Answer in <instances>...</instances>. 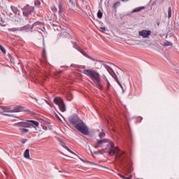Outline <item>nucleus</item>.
I'll return each instance as SVG.
<instances>
[{
    "label": "nucleus",
    "instance_id": "obj_1",
    "mask_svg": "<svg viewBox=\"0 0 179 179\" xmlns=\"http://www.w3.org/2000/svg\"><path fill=\"white\" fill-rule=\"evenodd\" d=\"M108 149V153L109 156H114L116 155L115 159L117 162H119L123 167L124 171L127 174H131L134 171V167L132 166V161L127 158L125 152L120 150L117 147L114 146V143L110 140L102 139L97 140L96 143L94 145L95 149L99 148H104Z\"/></svg>",
    "mask_w": 179,
    "mask_h": 179
},
{
    "label": "nucleus",
    "instance_id": "obj_2",
    "mask_svg": "<svg viewBox=\"0 0 179 179\" xmlns=\"http://www.w3.org/2000/svg\"><path fill=\"white\" fill-rule=\"evenodd\" d=\"M69 122L73 127H74V128H76V129L79 131V132H81V134H83V135H87L89 134V129H87V127L85 124L83 120L79 118L78 115H74L71 116L69 118Z\"/></svg>",
    "mask_w": 179,
    "mask_h": 179
},
{
    "label": "nucleus",
    "instance_id": "obj_3",
    "mask_svg": "<svg viewBox=\"0 0 179 179\" xmlns=\"http://www.w3.org/2000/svg\"><path fill=\"white\" fill-rule=\"evenodd\" d=\"M83 73L86 75V76H88V78L95 83L99 90H103L104 87H103V84H101V75H100L97 71L85 69L83 70Z\"/></svg>",
    "mask_w": 179,
    "mask_h": 179
},
{
    "label": "nucleus",
    "instance_id": "obj_4",
    "mask_svg": "<svg viewBox=\"0 0 179 179\" xmlns=\"http://www.w3.org/2000/svg\"><path fill=\"white\" fill-rule=\"evenodd\" d=\"M15 127H17L19 128V131H21L22 134H27L29 133V129L27 128H36V127H38L40 123L35 120H27L25 122H20L15 123Z\"/></svg>",
    "mask_w": 179,
    "mask_h": 179
},
{
    "label": "nucleus",
    "instance_id": "obj_5",
    "mask_svg": "<svg viewBox=\"0 0 179 179\" xmlns=\"http://www.w3.org/2000/svg\"><path fill=\"white\" fill-rule=\"evenodd\" d=\"M0 108L3 113H20L23 111V108L22 106H1Z\"/></svg>",
    "mask_w": 179,
    "mask_h": 179
},
{
    "label": "nucleus",
    "instance_id": "obj_6",
    "mask_svg": "<svg viewBox=\"0 0 179 179\" xmlns=\"http://www.w3.org/2000/svg\"><path fill=\"white\" fill-rule=\"evenodd\" d=\"M53 103H55V104H57V106H58L60 111H62V113H65V111H66L65 103L64 102V100L62 99L59 97H56L54 99Z\"/></svg>",
    "mask_w": 179,
    "mask_h": 179
},
{
    "label": "nucleus",
    "instance_id": "obj_7",
    "mask_svg": "<svg viewBox=\"0 0 179 179\" xmlns=\"http://www.w3.org/2000/svg\"><path fill=\"white\" fill-rule=\"evenodd\" d=\"M71 43L73 44V48L77 50V51H79V52H80L83 55H84V57H86L87 58H89L90 59H92V61H94V59H93V58L90 57V56H88L87 53H86V52H85V50H83V48H82L80 46H79V45H78V43H76L75 41H71Z\"/></svg>",
    "mask_w": 179,
    "mask_h": 179
},
{
    "label": "nucleus",
    "instance_id": "obj_8",
    "mask_svg": "<svg viewBox=\"0 0 179 179\" xmlns=\"http://www.w3.org/2000/svg\"><path fill=\"white\" fill-rule=\"evenodd\" d=\"M103 66H104V68H106V71H108V72L110 75L113 76V78H114V79L116 80L117 83H118V85L122 89V85H121V83H120V80H118V78H117V75H115V73H114V71L113 70V69H111V67H110V66H108L106 64H103Z\"/></svg>",
    "mask_w": 179,
    "mask_h": 179
},
{
    "label": "nucleus",
    "instance_id": "obj_9",
    "mask_svg": "<svg viewBox=\"0 0 179 179\" xmlns=\"http://www.w3.org/2000/svg\"><path fill=\"white\" fill-rule=\"evenodd\" d=\"M34 10V7L27 5L22 9V13L24 16L27 17L29 15H31V12H33Z\"/></svg>",
    "mask_w": 179,
    "mask_h": 179
},
{
    "label": "nucleus",
    "instance_id": "obj_10",
    "mask_svg": "<svg viewBox=\"0 0 179 179\" xmlns=\"http://www.w3.org/2000/svg\"><path fill=\"white\" fill-rule=\"evenodd\" d=\"M138 34H139V36H141V37H143V38H148V37H149V36H150V34H152V31L143 29L141 31H139Z\"/></svg>",
    "mask_w": 179,
    "mask_h": 179
},
{
    "label": "nucleus",
    "instance_id": "obj_11",
    "mask_svg": "<svg viewBox=\"0 0 179 179\" xmlns=\"http://www.w3.org/2000/svg\"><path fill=\"white\" fill-rule=\"evenodd\" d=\"M33 29H34L33 24H27L24 27H20V31H32Z\"/></svg>",
    "mask_w": 179,
    "mask_h": 179
},
{
    "label": "nucleus",
    "instance_id": "obj_12",
    "mask_svg": "<svg viewBox=\"0 0 179 179\" xmlns=\"http://www.w3.org/2000/svg\"><path fill=\"white\" fill-rule=\"evenodd\" d=\"M33 27H36V29H39L43 31V29H44V24L41 22L37 21L33 24Z\"/></svg>",
    "mask_w": 179,
    "mask_h": 179
},
{
    "label": "nucleus",
    "instance_id": "obj_13",
    "mask_svg": "<svg viewBox=\"0 0 179 179\" xmlns=\"http://www.w3.org/2000/svg\"><path fill=\"white\" fill-rule=\"evenodd\" d=\"M59 142H60V145H61V146H62V148L66 149V150H68V152H69L70 153H73V151L71 150V149H69V148H68L66 146V145L64 143V141H62L61 140H59Z\"/></svg>",
    "mask_w": 179,
    "mask_h": 179
},
{
    "label": "nucleus",
    "instance_id": "obj_14",
    "mask_svg": "<svg viewBox=\"0 0 179 179\" xmlns=\"http://www.w3.org/2000/svg\"><path fill=\"white\" fill-rule=\"evenodd\" d=\"M10 9L15 15H19L20 12H19V9L17 8V7L14 6H11Z\"/></svg>",
    "mask_w": 179,
    "mask_h": 179
},
{
    "label": "nucleus",
    "instance_id": "obj_15",
    "mask_svg": "<svg viewBox=\"0 0 179 179\" xmlns=\"http://www.w3.org/2000/svg\"><path fill=\"white\" fill-rule=\"evenodd\" d=\"M42 58H43V61H44L45 62H47V55H46V52H45V48H43Z\"/></svg>",
    "mask_w": 179,
    "mask_h": 179
},
{
    "label": "nucleus",
    "instance_id": "obj_16",
    "mask_svg": "<svg viewBox=\"0 0 179 179\" xmlns=\"http://www.w3.org/2000/svg\"><path fill=\"white\" fill-rule=\"evenodd\" d=\"M24 157H25V159H30V150H25L24 152Z\"/></svg>",
    "mask_w": 179,
    "mask_h": 179
},
{
    "label": "nucleus",
    "instance_id": "obj_17",
    "mask_svg": "<svg viewBox=\"0 0 179 179\" xmlns=\"http://www.w3.org/2000/svg\"><path fill=\"white\" fill-rule=\"evenodd\" d=\"M142 9H145V7L144 6L137 7L132 10L131 13H136V12H141Z\"/></svg>",
    "mask_w": 179,
    "mask_h": 179
},
{
    "label": "nucleus",
    "instance_id": "obj_18",
    "mask_svg": "<svg viewBox=\"0 0 179 179\" xmlns=\"http://www.w3.org/2000/svg\"><path fill=\"white\" fill-rule=\"evenodd\" d=\"M8 31H20V28H9Z\"/></svg>",
    "mask_w": 179,
    "mask_h": 179
},
{
    "label": "nucleus",
    "instance_id": "obj_19",
    "mask_svg": "<svg viewBox=\"0 0 179 179\" xmlns=\"http://www.w3.org/2000/svg\"><path fill=\"white\" fill-rule=\"evenodd\" d=\"M106 82L107 83L106 90H110V87H111V84H110V81H108V79L106 80Z\"/></svg>",
    "mask_w": 179,
    "mask_h": 179
},
{
    "label": "nucleus",
    "instance_id": "obj_20",
    "mask_svg": "<svg viewBox=\"0 0 179 179\" xmlns=\"http://www.w3.org/2000/svg\"><path fill=\"white\" fill-rule=\"evenodd\" d=\"M168 17L169 19L171 17V7H169L168 8Z\"/></svg>",
    "mask_w": 179,
    "mask_h": 179
},
{
    "label": "nucleus",
    "instance_id": "obj_21",
    "mask_svg": "<svg viewBox=\"0 0 179 179\" xmlns=\"http://www.w3.org/2000/svg\"><path fill=\"white\" fill-rule=\"evenodd\" d=\"M97 17L99 19H101V17H103V13H101V11L99 10L97 13Z\"/></svg>",
    "mask_w": 179,
    "mask_h": 179
},
{
    "label": "nucleus",
    "instance_id": "obj_22",
    "mask_svg": "<svg viewBox=\"0 0 179 179\" xmlns=\"http://www.w3.org/2000/svg\"><path fill=\"white\" fill-rule=\"evenodd\" d=\"M0 50L3 52V54H6V50H5V48L2 45L0 44Z\"/></svg>",
    "mask_w": 179,
    "mask_h": 179
},
{
    "label": "nucleus",
    "instance_id": "obj_23",
    "mask_svg": "<svg viewBox=\"0 0 179 179\" xmlns=\"http://www.w3.org/2000/svg\"><path fill=\"white\" fill-rule=\"evenodd\" d=\"M34 4L36 5V6H40V5H41V2L40 1V0H36L34 1Z\"/></svg>",
    "mask_w": 179,
    "mask_h": 179
},
{
    "label": "nucleus",
    "instance_id": "obj_24",
    "mask_svg": "<svg viewBox=\"0 0 179 179\" xmlns=\"http://www.w3.org/2000/svg\"><path fill=\"white\" fill-rule=\"evenodd\" d=\"M164 45L165 47H169V45H173V43L169 42V41H166L165 43H164Z\"/></svg>",
    "mask_w": 179,
    "mask_h": 179
},
{
    "label": "nucleus",
    "instance_id": "obj_25",
    "mask_svg": "<svg viewBox=\"0 0 179 179\" xmlns=\"http://www.w3.org/2000/svg\"><path fill=\"white\" fill-rule=\"evenodd\" d=\"M106 27H99V31H101V33H106Z\"/></svg>",
    "mask_w": 179,
    "mask_h": 179
},
{
    "label": "nucleus",
    "instance_id": "obj_26",
    "mask_svg": "<svg viewBox=\"0 0 179 179\" xmlns=\"http://www.w3.org/2000/svg\"><path fill=\"white\" fill-rule=\"evenodd\" d=\"M104 136H106V133L102 131L101 133H99V138H104Z\"/></svg>",
    "mask_w": 179,
    "mask_h": 179
},
{
    "label": "nucleus",
    "instance_id": "obj_27",
    "mask_svg": "<svg viewBox=\"0 0 179 179\" xmlns=\"http://www.w3.org/2000/svg\"><path fill=\"white\" fill-rule=\"evenodd\" d=\"M63 4H62V1H59V9H63Z\"/></svg>",
    "mask_w": 179,
    "mask_h": 179
},
{
    "label": "nucleus",
    "instance_id": "obj_28",
    "mask_svg": "<svg viewBox=\"0 0 179 179\" xmlns=\"http://www.w3.org/2000/svg\"><path fill=\"white\" fill-rule=\"evenodd\" d=\"M27 139H26V138H23L22 140V143H23V144H24L25 143H27Z\"/></svg>",
    "mask_w": 179,
    "mask_h": 179
},
{
    "label": "nucleus",
    "instance_id": "obj_29",
    "mask_svg": "<svg viewBox=\"0 0 179 179\" xmlns=\"http://www.w3.org/2000/svg\"><path fill=\"white\" fill-rule=\"evenodd\" d=\"M118 5H120V1L115 3L113 8H115Z\"/></svg>",
    "mask_w": 179,
    "mask_h": 179
},
{
    "label": "nucleus",
    "instance_id": "obj_30",
    "mask_svg": "<svg viewBox=\"0 0 179 179\" xmlns=\"http://www.w3.org/2000/svg\"><path fill=\"white\" fill-rule=\"evenodd\" d=\"M62 12H63L62 9H59V15H61Z\"/></svg>",
    "mask_w": 179,
    "mask_h": 179
},
{
    "label": "nucleus",
    "instance_id": "obj_31",
    "mask_svg": "<svg viewBox=\"0 0 179 179\" xmlns=\"http://www.w3.org/2000/svg\"><path fill=\"white\" fill-rule=\"evenodd\" d=\"M3 115H6V116H7V117L9 116V115H8V114H6V113H3Z\"/></svg>",
    "mask_w": 179,
    "mask_h": 179
},
{
    "label": "nucleus",
    "instance_id": "obj_32",
    "mask_svg": "<svg viewBox=\"0 0 179 179\" xmlns=\"http://www.w3.org/2000/svg\"><path fill=\"white\" fill-rule=\"evenodd\" d=\"M45 102L47 103V104H48L49 106H50V103H48V101L47 100H45Z\"/></svg>",
    "mask_w": 179,
    "mask_h": 179
},
{
    "label": "nucleus",
    "instance_id": "obj_33",
    "mask_svg": "<svg viewBox=\"0 0 179 179\" xmlns=\"http://www.w3.org/2000/svg\"><path fill=\"white\" fill-rule=\"evenodd\" d=\"M122 2L128 1L129 0H121Z\"/></svg>",
    "mask_w": 179,
    "mask_h": 179
},
{
    "label": "nucleus",
    "instance_id": "obj_34",
    "mask_svg": "<svg viewBox=\"0 0 179 179\" xmlns=\"http://www.w3.org/2000/svg\"><path fill=\"white\" fill-rule=\"evenodd\" d=\"M159 24H160V23H159V22H158V23H157V26H159Z\"/></svg>",
    "mask_w": 179,
    "mask_h": 179
},
{
    "label": "nucleus",
    "instance_id": "obj_35",
    "mask_svg": "<svg viewBox=\"0 0 179 179\" xmlns=\"http://www.w3.org/2000/svg\"><path fill=\"white\" fill-rule=\"evenodd\" d=\"M55 10H57V8H55Z\"/></svg>",
    "mask_w": 179,
    "mask_h": 179
},
{
    "label": "nucleus",
    "instance_id": "obj_36",
    "mask_svg": "<svg viewBox=\"0 0 179 179\" xmlns=\"http://www.w3.org/2000/svg\"><path fill=\"white\" fill-rule=\"evenodd\" d=\"M99 62H103V61H99Z\"/></svg>",
    "mask_w": 179,
    "mask_h": 179
}]
</instances>
